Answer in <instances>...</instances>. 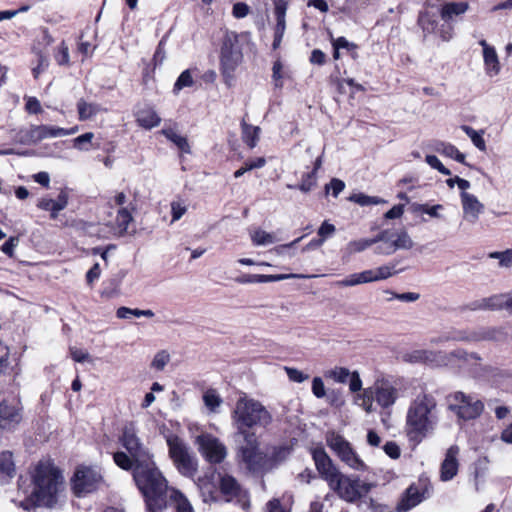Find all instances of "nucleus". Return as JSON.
I'll list each match as a JSON object with an SVG mask.
<instances>
[{
    "label": "nucleus",
    "instance_id": "nucleus-45",
    "mask_svg": "<svg viewBox=\"0 0 512 512\" xmlns=\"http://www.w3.org/2000/svg\"><path fill=\"white\" fill-rule=\"evenodd\" d=\"M194 84L192 70L187 69L183 71L174 84L173 91L178 93L180 90L191 87Z\"/></svg>",
    "mask_w": 512,
    "mask_h": 512
},
{
    "label": "nucleus",
    "instance_id": "nucleus-52",
    "mask_svg": "<svg viewBox=\"0 0 512 512\" xmlns=\"http://www.w3.org/2000/svg\"><path fill=\"white\" fill-rule=\"evenodd\" d=\"M303 237H299L297 239H295L294 241L288 243V244H283V245H279V246H276L274 247L273 249L270 250L271 253L277 255V256H284L286 254L289 255V257H293L295 255V253L293 251H290L297 243H299L301 240H302Z\"/></svg>",
    "mask_w": 512,
    "mask_h": 512
},
{
    "label": "nucleus",
    "instance_id": "nucleus-42",
    "mask_svg": "<svg viewBox=\"0 0 512 512\" xmlns=\"http://www.w3.org/2000/svg\"><path fill=\"white\" fill-rule=\"evenodd\" d=\"M461 129L465 132V134L471 139L472 143L480 150H486V142L483 138L484 132L476 131L472 127L463 125Z\"/></svg>",
    "mask_w": 512,
    "mask_h": 512
},
{
    "label": "nucleus",
    "instance_id": "nucleus-13",
    "mask_svg": "<svg viewBox=\"0 0 512 512\" xmlns=\"http://www.w3.org/2000/svg\"><path fill=\"white\" fill-rule=\"evenodd\" d=\"M22 404L18 399L0 402V428L10 429L22 420Z\"/></svg>",
    "mask_w": 512,
    "mask_h": 512
},
{
    "label": "nucleus",
    "instance_id": "nucleus-23",
    "mask_svg": "<svg viewBox=\"0 0 512 512\" xmlns=\"http://www.w3.org/2000/svg\"><path fill=\"white\" fill-rule=\"evenodd\" d=\"M336 454L350 468L358 471L365 470L366 465L352 449L349 442L337 451Z\"/></svg>",
    "mask_w": 512,
    "mask_h": 512
},
{
    "label": "nucleus",
    "instance_id": "nucleus-35",
    "mask_svg": "<svg viewBox=\"0 0 512 512\" xmlns=\"http://www.w3.org/2000/svg\"><path fill=\"white\" fill-rule=\"evenodd\" d=\"M435 150L449 158L456 160L459 163H465V155L461 153L454 145L444 142H439L435 146Z\"/></svg>",
    "mask_w": 512,
    "mask_h": 512
},
{
    "label": "nucleus",
    "instance_id": "nucleus-26",
    "mask_svg": "<svg viewBox=\"0 0 512 512\" xmlns=\"http://www.w3.org/2000/svg\"><path fill=\"white\" fill-rule=\"evenodd\" d=\"M103 109L97 103L87 102L83 98L77 102L78 118L80 121H85L96 116Z\"/></svg>",
    "mask_w": 512,
    "mask_h": 512
},
{
    "label": "nucleus",
    "instance_id": "nucleus-47",
    "mask_svg": "<svg viewBox=\"0 0 512 512\" xmlns=\"http://www.w3.org/2000/svg\"><path fill=\"white\" fill-rule=\"evenodd\" d=\"M359 508L365 510L368 509L371 512H391L390 508L386 505L377 503L372 498H363L358 504Z\"/></svg>",
    "mask_w": 512,
    "mask_h": 512
},
{
    "label": "nucleus",
    "instance_id": "nucleus-21",
    "mask_svg": "<svg viewBox=\"0 0 512 512\" xmlns=\"http://www.w3.org/2000/svg\"><path fill=\"white\" fill-rule=\"evenodd\" d=\"M396 266L397 262H390L374 269L365 270L368 283L386 280L396 275L399 272Z\"/></svg>",
    "mask_w": 512,
    "mask_h": 512
},
{
    "label": "nucleus",
    "instance_id": "nucleus-2",
    "mask_svg": "<svg viewBox=\"0 0 512 512\" xmlns=\"http://www.w3.org/2000/svg\"><path fill=\"white\" fill-rule=\"evenodd\" d=\"M312 456L321 478L344 501L354 503L371 490L372 484L344 475L322 448L314 449Z\"/></svg>",
    "mask_w": 512,
    "mask_h": 512
},
{
    "label": "nucleus",
    "instance_id": "nucleus-24",
    "mask_svg": "<svg viewBox=\"0 0 512 512\" xmlns=\"http://www.w3.org/2000/svg\"><path fill=\"white\" fill-rule=\"evenodd\" d=\"M423 500V495L416 486H410L407 490L400 503L398 504L399 512H406L413 507L417 506Z\"/></svg>",
    "mask_w": 512,
    "mask_h": 512
},
{
    "label": "nucleus",
    "instance_id": "nucleus-58",
    "mask_svg": "<svg viewBox=\"0 0 512 512\" xmlns=\"http://www.w3.org/2000/svg\"><path fill=\"white\" fill-rule=\"evenodd\" d=\"M187 206L182 201H173L171 203L172 222H176L186 213Z\"/></svg>",
    "mask_w": 512,
    "mask_h": 512
},
{
    "label": "nucleus",
    "instance_id": "nucleus-20",
    "mask_svg": "<svg viewBox=\"0 0 512 512\" xmlns=\"http://www.w3.org/2000/svg\"><path fill=\"white\" fill-rule=\"evenodd\" d=\"M68 204V196L65 192H61L56 200L50 198H42L38 207L42 210L50 211L51 218L55 219L58 216V213L65 209Z\"/></svg>",
    "mask_w": 512,
    "mask_h": 512
},
{
    "label": "nucleus",
    "instance_id": "nucleus-61",
    "mask_svg": "<svg viewBox=\"0 0 512 512\" xmlns=\"http://www.w3.org/2000/svg\"><path fill=\"white\" fill-rule=\"evenodd\" d=\"M336 231V227L328 221H324L320 227L318 228V236L326 241L328 238L332 237Z\"/></svg>",
    "mask_w": 512,
    "mask_h": 512
},
{
    "label": "nucleus",
    "instance_id": "nucleus-28",
    "mask_svg": "<svg viewBox=\"0 0 512 512\" xmlns=\"http://www.w3.org/2000/svg\"><path fill=\"white\" fill-rule=\"evenodd\" d=\"M437 358V353L426 349L414 350L404 356V359L411 363H434Z\"/></svg>",
    "mask_w": 512,
    "mask_h": 512
},
{
    "label": "nucleus",
    "instance_id": "nucleus-3",
    "mask_svg": "<svg viewBox=\"0 0 512 512\" xmlns=\"http://www.w3.org/2000/svg\"><path fill=\"white\" fill-rule=\"evenodd\" d=\"M133 478L142 492L148 512H163L169 493L167 480L156 467L153 459L133 467Z\"/></svg>",
    "mask_w": 512,
    "mask_h": 512
},
{
    "label": "nucleus",
    "instance_id": "nucleus-8",
    "mask_svg": "<svg viewBox=\"0 0 512 512\" xmlns=\"http://www.w3.org/2000/svg\"><path fill=\"white\" fill-rule=\"evenodd\" d=\"M166 441L169 457L177 471L185 477H194L198 470V460L188 445L176 435H169Z\"/></svg>",
    "mask_w": 512,
    "mask_h": 512
},
{
    "label": "nucleus",
    "instance_id": "nucleus-18",
    "mask_svg": "<svg viewBox=\"0 0 512 512\" xmlns=\"http://www.w3.org/2000/svg\"><path fill=\"white\" fill-rule=\"evenodd\" d=\"M135 117L137 124L147 130L157 127L161 122V118L156 110L148 105L139 108L135 113Z\"/></svg>",
    "mask_w": 512,
    "mask_h": 512
},
{
    "label": "nucleus",
    "instance_id": "nucleus-32",
    "mask_svg": "<svg viewBox=\"0 0 512 512\" xmlns=\"http://www.w3.org/2000/svg\"><path fill=\"white\" fill-rule=\"evenodd\" d=\"M203 402L211 413H218L223 399L215 389H207L203 394Z\"/></svg>",
    "mask_w": 512,
    "mask_h": 512
},
{
    "label": "nucleus",
    "instance_id": "nucleus-56",
    "mask_svg": "<svg viewBox=\"0 0 512 512\" xmlns=\"http://www.w3.org/2000/svg\"><path fill=\"white\" fill-rule=\"evenodd\" d=\"M55 60L59 65H69V49L65 42H62L57 52L55 53Z\"/></svg>",
    "mask_w": 512,
    "mask_h": 512
},
{
    "label": "nucleus",
    "instance_id": "nucleus-5",
    "mask_svg": "<svg viewBox=\"0 0 512 512\" xmlns=\"http://www.w3.org/2000/svg\"><path fill=\"white\" fill-rule=\"evenodd\" d=\"M231 420L244 438H252L254 434L249 433L248 429L253 427L266 428L272 423L273 417L260 401L242 394L231 411Z\"/></svg>",
    "mask_w": 512,
    "mask_h": 512
},
{
    "label": "nucleus",
    "instance_id": "nucleus-29",
    "mask_svg": "<svg viewBox=\"0 0 512 512\" xmlns=\"http://www.w3.org/2000/svg\"><path fill=\"white\" fill-rule=\"evenodd\" d=\"M169 498L176 512H194L188 499L179 490L171 488Z\"/></svg>",
    "mask_w": 512,
    "mask_h": 512
},
{
    "label": "nucleus",
    "instance_id": "nucleus-30",
    "mask_svg": "<svg viewBox=\"0 0 512 512\" xmlns=\"http://www.w3.org/2000/svg\"><path fill=\"white\" fill-rule=\"evenodd\" d=\"M260 132V127L253 126L245 122L242 123V140L251 149L256 147L260 138Z\"/></svg>",
    "mask_w": 512,
    "mask_h": 512
},
{
    "label": "nucleus",
    "instance_id": "nucleus-25",
    "mask_svg": "<svg viewBox=\"0 0 512 512\" xmlns=\"http://www.w3.org/2000/svg\"><path fill=\"white\" fill-rule=\"evenodd\" d=\"M394 238V232L392 230L386 229L381 231L377 236L374 237L376 243L381 242L375 248V253L378 255H391L393 254L394 248L391 244V240Z\"/></svg>",
    "mask_w": 512,
    "mask_h": 512
},
{
    "label": "nucleus",
    "instance_id": "nucleus-43",
    "mask_svg": "<svg viewBox=\"0 0 512 512\" xmlns=\"http://www.w3.org/2000/svg\"><path fill=\"white\" fill-rule=\"evenodd\" d=\"M374 244H376V240H374V237L370 239L353 240L347 244L346 252L349 255L360 253Z\"/></svg>",
    "mask_w": 512,
    "mask_h": 512
},
{
    "label": "nucleus",
    "instance_id": "nucleus-27",
    "mask_svg": "<svg viewBox=\"0 0 512 512\" xmlns=\"http://www.w3.org/2000/svg\"><path fill=\"white\" fill-rule=\"evenodd\" d=\"M476 307L484 310H507V294H498L484 298L477 303Z\"/></svg>",
    "mask_w": 512,
    "mask_h": 512
},
{
    "label": "nucleus",
    "instance_id": "nucleus-63",
    "mask_svg": "<svg viewBox=\"0 0 512 512\" xmlns=\"http://www.w3.org/2000/svg\"><path fill=\"white\" fill-rule=\"evenodd\" d=\"M94 138V134L92 132H87V133H84L78 137H76L74 140H73V143H74V147L79 149V150H86V148L83 147V144L85 143H91V141L93 140Z\"/></svg>",
    "mask_w": 512,
    "mask_h": 512
},
{
    "label": "nucleus",
    "instance_id": "nucleus-46",
    "mask_svg": "<svg viewBox=\"0 0 512 512\" xmlns=\"http://www.w3.org/2000/svg\"><path fill=\"white\" fill-rule=\"evenodd\" d=\"M15 470L12 454L4 451L0 454V473L11 476Z\"/></svg>",
    "mask_w": 512,
    "mask_h": 512
},
{
    "label": "nucleus",
    "instance_id": "nucleus-64",
    "mask_svg": "<svg viewBox=\"0 0 512 512\" xmlns=\"http://www.w3.org/2000/svg\"><path fill=\"white\" fill-rule=\"evenodd\" d=\"M282 68H283V65L281 63V61H275L274 64H273V68H272V71H273V80L275 82V86L276 87H282Z\"/></svg>",
    "mask_w": 512,
    "mask_h": 512
},
{
    "label": "nucleus",
    "instance_id": "nucleus-34",
    "mask_svg": "<svg viewBox=\"0 0 512 512\" xmlns=\"http://www.w3.org/2000/svg\"><path fill=\"white\" fill-rule=\"evenodd\" d=\"M483 59L489 76H495L500 72V63L495 48L487 49V52L483 54Z\"/></svg>",
    "mask_w": 512,
    "mask_h": 512
},
{
    "label": "nucleus",
    "instance_id": "nucleus-49",
    "mask_svg": "<svg viewBox=\"0 0 512 512\" xmlns=\"http://www.w3.org/2000/svg\"><path fill=\"white\" fill-rule=\"evenodd\" d=\"M265 164H266V159L264 157H258L255 160L248 161L245 163V165L243 167H241L240 169L235 171L234 177L239 178L247 171L257 169V168H262L265 166Z\"/></svg>",
    "mask_w": 512,
    "mask_h": 512
},
{
    "label": "nucleus",
    "instance_id": "nucleus-60",
    "mask_svg": "<svg viewBox=\"0 0 512 512\" xmlns=\"http://www.w3.org/2000/svg\"><path fill=\"white\" fill-rule=\"evenodd\" d=\"M345 188V183L338 179L333 178L328 184L325 185V192L329 193L332 190V195L337 197Z\"/></svg>",
    "mask_w": 512,
    "mask_h": 512
},
{
    "label": "nucleus",
    "instance_id": "nucleus-31",
    "mask_svg": "<svg viewBox=\"0 0 512 512\" xmlns=\"http://www.w3.org/2000/svg\"><path fill=\"white\" fill-rule=\"evenodd\" d=\"M160 133L164 135L168 140L173 142L182 152H190V146L188 144L187 138L179 135L174 128H163Z\"/></svg>",
    "mask_w": 512,
    "mask_h": 512
},
{
    "label": "nucleus",
    "instance_id": "nucleus-4",
    "mask_svg": "<svg viewBox=\"0 0 512 512\" xmlns=\"http://www.w3.org/2000/svg\"><path fill=\"white\" fill-rule=\"evenodd\" d=\"M33 484L31 496L21 503L24 509L30 506L53 507L64 489L62 474L48 462H41L36 466Z\"/></svg>",
    "mask_w": 512,
    "mask_h": 512
},
{
    "label": "nucleus",
    "instance_id": "nucleus-54",
    "mask_svg": "<svg viewBox=\"0 0 512 512\" xmlns=\"http://www.w3.org/2000/svg\"><path fill=\"white\" fill-rule=\"evenodd\" d=\"M418 22L422 27L423 31L427 33H432L435 31L437 23L428 13H422L419 16Z\"/></svg>",
    "mask_w": 512,
    "mask_h": 512
},
{
    "label": "nucleus",
    "instance_id": "nucleus-16",
    "mask_svg": "<svg viewBox=\"0 0 512 512\" xmlns=\"http://www.w3.org/2000/svg\"><path fill=\"white\" fill-rule=\"evenodd\" d=\"M245 440L247 445L240 448L242 460L250 470L256 471L261 466L263 456L257 449V441L254 435L252 438H245Z\"/></svg>",
    "mask_w": 512,
    "mask_h": 512
},
{
    "label": "nucleus",
    "instance_id": "nucleus-62",
    "mask_svg": "<svg viewBox=\"0 0 512 512\" xmlns=\"http://www.w3.org/2000/svg\"><path fill=\"white\" fill-rule=\"evenodd\" d=\"M312 392L317 398H323L326 394L324 382L320 377H315L312 381Z\"/></svg>",
    "mask_w": 512,
    "mask_h": 512
},
{
    "label": "nucleus",
    "instance_id": "nucleus-38",
    "mask_svg": "<svg viewBox=\"0 0 512 512\" xmlns=\"http://www.w3.org/2000/svg\"><path fill=\"white\" fill-rule=\"evenodd\" d=\"M252 243L255 246H266L273 244L276 239L274 234L268 233L262 229H256L250 234Z\"/></svg>",
    "mask_w": 512,
    "mask_h": 512
},
{
    "label": "nucleus",
    "instance_id": "nucleus-40",
    "mask_svg": "<svg viewBox=\"0 0 512 512\" xmlns=\"http://www.w3.org/2000/svg\"><path fill=\"white\" fill-rule=\"evenodd\" d=\"M38 143L47 138L59 137L61 133V127L49 126V125H34Z\"/></svg>",
    "mask_w": 512,
    "mask_h": 512
},
{
    "label": "nucleus",
    "instance_id": "nucleus-57",
    "mask_svg": "<svg viewBox=\"0 0 512 512\" xmlns=\"http://www.w3.org/2000/svg\"><path fill=\"white\" fill-rule=\"evenodd\" d=\"M426 162L431 168L436 169L441 174L447 176L451 175V171L447 169L435 155H427Z\"/></svg>",
    "mask_w": 512,
    "mask_h": 512
},
{
    "label": "nucleus",
    "instance_id": "nucleus-9",
    "mask_svg": "<svg viewBox=\"0 0 512 512\" xmlns=\"http://www.w3.org/2000/svg\"><path fill=\"white\" fill-rule=\"evenodd\" d=\"M448 407L460 419H475L484 409L483 403L476 397L457 391L448 396Z\"/></svg>",
    "mask_w": 512,
    "mask_h": 512
},
{
    "label": "nucleus",
    "instance_id": "nucleus-33",
    "mask_svg": "<svg viewBox=\"0 0 512 512\" xmlns=\"http://www.w3.org/2000/svg\"><path fill=\"white\" fill-rule=\"evenodd\" d=\"M394 238L391 240V244L394 251L397 250H409L414 246V242L405 230L393 231Z\"/></svg>",
    "mask_w": 512,
    "mask_h": 512
},
{
    "label": "nucleus",
    "instance_id": "nucleus-37",
    "mask_svg": "<svg viewBox=\"0 0 512 512\" xmlns=\"http://www.w3.org/2000/svg\"><path fill=\"white\" fill-rule=\"evenodd\" d=\"M133 217L127 208H121L116 216V230L123 235L128 230V225L132 222Z\"/></svg>",
    "mask_w": 512,
    "mask_h": 512
},
{
    "label": "nucleus",
    "instance_id": "nucleus-17",
    "mask_svg": "<svg viewBox=\"0 0 512 512\" xmlns=\"http://www.w3.org/2000/svg\"><path fill=\"white\" fill-rule=\"evenodd\" d=\"M459 447L456 445L451 446L445 455V459L441 464L440 477L443 481L451 480L458 471Z\"/></svg>",
    "mask_w": 512,
    "mask_h": 512
},
{
    "label": "nucleus",
    "instance_id": "nucleus-59",
    "mask_svg": "<svg viewBox=\"0 0 512 512\" xmlns=\"http://www.w3.org/2000/svg\"><path fill=\"white\" fill-rule=\"evenodd\" d=\"M286 374L289 378V380L296 382V383H302L306 381L309 378L308 374H305L304 372L291 367H285Z\"/></svg>",
    "mask_w": 512,
    "mask_h": 512
},
{
    "label": "nucleus",
    "instance_id": "nucleus-36",
    "mask_svg": "<svg viewBox=\"0 0 512 512\" xmlns=\"http://www.w3.org/2000/svg\"><path fill=\"white\" fill-rule=\"evenodd\" d=\"M317 277L316 275H305V274H277V275H259L256 274L257 283H269V282H276V281H282L286 279H306V278H313Z\"/></svg>",
    "mask_w": 512,
    "mask_h": 512
},
{
    "label": "nucleus",
    "instance_id": "nucleus-50",
    "mask_svg": "<svg viewBox=\"0 0 512 512\" xmlns=\"http://www.w3.org/2000/svg\"><path fill=\"white\" fill-rule=\"evenodd\" d=\"M326 441H327V445L335 453L348 443V441H346L343 436H341L335 432L328 433L326 436Z\"/></svg>",
    "mask_w": 512,
    "mask_h": 512
},
{
    "label": "nucleus",
    "instance_id": "nucleus-53",
    "mask_svg": "<svg viewBox=\"0 0 512 512\" xmlns=\"http://www.w3.org/2000/svg\"><path fill=\"white\" fill-rule=\"evenodd\" d=\"M316 185V174L315 172H309L302 176L301 183L298 188L300 191L307 193Z\"/></svg>",
    "mask_w": 512,
    "mask_h": 512
},
{
    "label": "nucleus",
    "instance_id": "nucleus-22",
    "mask_svg": "<svg viewBox=\"0 0 512 512\" xmlns=\"http://www.w3.org/2000/svg\"><path fill=\"white\" fill-rule=\"evenodd\" d=\"M242 55L238 51H233L224 47L221 55V65L223 75L227 78L232 77V72L240 63Z\"/></svg>",
    "mask_w": 512,
    "mask_h": 512
},
{
    "label": "nucleus",
    "instance_id": "nucleus-19",
    "mask_svg": "<svg viewBox=\"0 0 512 512\" xmlns=\"http://www.w3.org/2000/svg\"><path fill=\"white\" fill-rule=\"evenodd\" d=\"M469 9L468 1H448L440 9V16L446 23L451 22L455 17L464 14Z\"/></svg>",
    "mask_w": 512,
    "mask_h": 512
},
{
    "label": "nucleus",
    "instance_id": "nucleus-7",
    "mask_svg": "<svg viewBox=\"0 0 512 512\" xmlns=\"http://www.w3.org/2000/svg\"><path fill=\"white\" fill-rule=\"evenodd\" d=\"M119 441L129 454L118 451L113 455L115 464L121 469L128 471L138 464L153 459V454L138 436V431L133 423L124 426Z\"/></svg>",
    "mask_w": 512,
    "mask_h": 512
},
{
    "label": "nucleus",
    "instance_id": "nucleus-15",
    "mask_svg": "<svg viewBox=\"0 0 512 512\" xmlns=\"http://www.w3.org/2000/svg\"><path fill=\"white\" fill-rule=\"evenodd\" d=\"M460 199L463 219L471 224L476 223L484 211V205L471 193H461Z\"/></svg>",
    "mask_w": 512,
    "mask_h": 512
},
{
    "label": "nucleus",
    "instance_id": "nucleus-51",
    "mask_svg": "<svg viewBox=\"0 0 512 512\" xmlns=\"http://www.w3.org/2000/svg\"><path fill=\"white\" fill-rule=\"evenodd\" d=\"M170 361V355L165 350L157 352L151 362V368L162 371Z\"/></svg>",
    "mask_w": 512,
    "mask_h": 512
},
{
    "label": "nucleus",
    "instance_id": "nucleus-55",
    "mask_svg": "<svg viewBox=\"0 0 512 512\" xmlns=\"http://www.w3.org/2000/svg\"><path fill=\"white\" fill-rule=\"evenodd\" d=\"M286 29L285 21L276 20L275 32H274V40H273V49H278L281 45L284 33Z\"/></svg>",
    "mask_w": 512,
    "mask_h": 512
},
{
    "label": "nucleus",
    "instance_id": "nucleus-11",
    "mask_svg": "<svg viewBox=\"0 0 512 512\" xmlns=\"http://www.w3.org/2000/svg\"><path fill=\"white\" fill-rule=\"evenodd\" d=\"M102 476L98 469L93 467H79L73 477L72 487L76 496L83 497L98 489Z\"/></svg>",
    "mask_w": 512,
    "mask_h": 512
},
{
    "label": "nucleus",
    "instance_id": "nucleus-12",
    "mask_svg": "<svg viewBox=\"0 0 512 512\" xmlns=\"http://www.w3.org/2000/svg\"><path fill=\"white\" fill-rule=\"evenodd\" d=\"M214 474H217L220 491L226 500H237L243 509H247L249 507L247 493L241 488L238 481L225 472L215 471Z\"/></svg>",
    "mask_w": 512,
    "mask_h": 512
},
{
    "label": "nucleus",
    "instance_id": "nucleus-14",
    "mask_svg": "<svg viewBox=\"0 0 512 512\" xmlns=\"http://www.w3.org/2000/svg\"><path fill=\"white\" fill-rule=\"evenodd\" d=\"M326 377L339 384H349V390L358 394L362 390V380L358 371H350L346 367H334L326 372Z\"/></svg>",
    "mask_w": 512,
    "mask_h": 512
},
{
    "label": "nucleus",
    "instance_id": "nucleus-48",
    "mask_svg": "<svg viewBox=\"0 0 512 512\" xmlns=\"http://www.w3.org/2000/svg\"><path fill=\"white\" fill-rule=\"evenodd\" d=\"M488 257L497 259L499 261V267L509 268L512 266V249H507L501 252H491Z\"/></svg>",
    "mask_w": 512,
    "mask_h": 512
},
{
    "label": "nucleus",
    "instance_id": "nucleus-41",
    "mask_svg": "<svg viewBox=\"0 0 512 512\" xmlns=\"http://www.w3.org/2000/svg\"><path fill=\"white\" fill-rule=\"evenodd\" d=\"M367 281V275L365 271L359 272V273H353L349 275L348 277L339 280L335 283L337 287H352L360 284H366Z\"/></svg>",
    "mask_w": 512,
    "mask_h": 512
},
{
    "label": "nucleus",
    "instance_id": "nucleus-6",
    "mask_svg": "<svg viewBox=\"0 0 512 512\" xmlns=\"http://www.w3.org/2000/svg\"><path fill=\"white\" fill-rule=\"evenodd\" d=\"M399 389L395 381L387 377H378L369 387L363 388L354 396V404L367 414L375 412L376 407L389 409L398 401Z\"/></svg>",
    "mask_w": 512,
    "mask_h": 512
},
{
    "label": "nucleus",
    "instance_id": "nucleus-10",
    "mask_svg": "<svg viewBox=\"0 0 512 512\" xmlns=\"http://www.w3.org/2000/svg\"><path fill=\"white\" fill-rule=\"evenodd\" d=\"M195 444L201 456L210 464H220L228 455L226 445L211 433L199 434L195 438Z\"/></svg>",
    "mask_w": 512,
    "mask_h": 512
},
{
    "label": "nucleus",
    "instance_id": "nucleus-1",
    "mask_svg": "<svg viewBox=\"0 0 512 512\" xmlns=\"http://www.w3.org/2000/svg\"><path fill=\"white\" fill-rule=\"evenodd\" d=\"M439 409L436 398L427 392H420L409 402L404 431L410 443L420 444L438 426Z\"/></svg>",
    "mask_w": 512,
    "mask_h": 512
},
{
    "label": "nucleus",
    "instance_id": "nucleus-44",
    "mask_svg": "<svg viewBox=\"0 0 512 512\" xmlns=\"http://www.w3.org/2000/svg\"><path fill=\"white\" fill-rule=\"evenodd\" d=\"M16 138L18 143L24 145H35L38 143L34 125L29 128L19 130Z\"/></svg>",
    "mask_w": 512,
    "mask_h": 512
},
{
    "label": "nucleus",
    "instance_id": "nucleus-39",
    "mask_svg": "<svg viewBox=\"0 0 512 512\" xmlns=\"http://www.w3.org/2000/svg\"><path fill=\"white\" fill-rule=\"evenodd\" d=\"M349 201L354 202L360 206H370V205H379L385 204L386 200L377 197V196H369L363 193H356L349 197Z\"/></svg>",
    "mask_w": 512,
    "mask_h": 512
}]
</instances>
